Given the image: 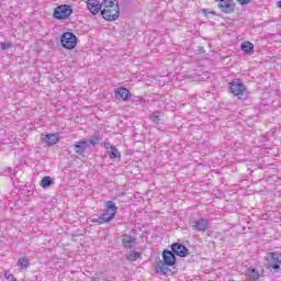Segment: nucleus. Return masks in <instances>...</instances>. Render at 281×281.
Segmentation results:
<instances>
[{
	"instance_id": "obj_30",
	"label": "nucleus",
	"mask_w": 281,
	"mask_h": 281,
	"mask_svg": "<svg viewBox=\"0 0 281 281\" xmlns=\"http://www.w3.org/2000/svg\"><path fill=\"white\" fill-rule=\"evenodd\" d=\"M240 5H247L249 3V0H237Z\"/></svg>"
},
{
	"instance_id": "obj_7",
	"label": "nucleus",
	"mask_w": 281,
	"mask_h": 281,
	"mask_svg": "<svg viewBox=\"0 0 281 281\" xmlns=\"http://www.w3.org/2000/svg\"><path fill=\"white\" fill-rule=\"evenodd\" d=\"M101 15L105 21H117L120 19V5L101 10Z\"/></svg>"
},
{
	"instance_id": "obj_32",
	"label": "nucleus",
	"mask_w": 281,
	"mask_h": 281,
	"mask_svg": "<svg viewBox=\"0 0 281 281\" xmlns=\"http://www.w3.org/2000/svg\"><path fill=\"white\" fill-rule=\"evenodd\" d=\"M136 102H142V97H136Z\"/></svg>"
},
{
	"instance_id": "obj_33",
	"label": "nucleus",
	"mask_w": 281,
	"mask_h": 281,
	"mask_svg": "<svg viewBox=\"0 0 281 281\" xmlns=\"http://www.w3.org/2000/svg\"><path fill=\"white\" fill-rule=\"evenodd\" d=\"M210 14H213V16H216V11H210Z\"/></svg>"
},
{
	"instance_id": "obj_10",
	"label": "nucleus",
	"mask_w": 281,
	"mask_h": 281,
	"mask_svg": "<svg viewBox=\"0 0 281 281\" xmlns=\"http://www.w3.org/2000/svg\"><path fill=\"white\" fill-rule=\"evenodd\" d=\"M171 251L176 255L179 256V258H187V256L190 254V250L186 245L179 244V243H173L171 245Z\"/></svg>"
},
{
	"instance_id": "obj_27",
	"label": "nucleus",
	"mask_w": 281,
	"mask_h": 281,
	"mask_svg": "<svg viewBox=\"0 0 281 281\" xmlns=\"http://www.w3.org/2000/svg\"><path fill=\"white\" fill-rule=\"evenodd\" d=\"M263 139L269 142V139H273L276 137V132L273 130H270L268 133H266L263 136Z\"/></svg>"
},
{
	"instance_id": "obj_5",
	"label": "nucleus",
	"mask_w": 281,
	"mask_h": 281,
	"mask_svg": "<svg viewBox=\"0 0 281 281\" xmlns=\"http://www.w3.org/2000/svg\"><path fill=\"white\" fill-rule=\"evenodd\" d=\"M217 3L218 10L224 14H234L236 11V2L234 0H214Z\"/></svg>"
},
{
	"instance_id": "obj_6",
	"label": "nucleus",
	"mask_w": 281,
	"mask_h": 281,
	"mask_svg": "<svg viewBox=\"0 0 281 281\" xmlns=\"http://www.w3.org/2000/svg\"><path fill=\"white\" fill-rule=\"evenodd\" d=\"M116 214H117V205H115V202L106 201L103 206V213L101 215L108 218V222L111 223V221L115 218Z\"/></svg>"
},
{
	"instance_id": "obj_8",
	"label": "nucleus",
	"mask_w": 281,
	"mask_h": 281,
	"mask_svg": "<svg viewBox=\"0 0 281 281\" xmlns=\"http://www.w3.org/2000/svg\"><path fill=\"white\" fill-rule=\"evenodd\" d=\"M210 218L200 217L191 223V227L193 232H206V229H210Z\"/></svg>"
},
{
	"instance_id": "obj_1",
	"label": "nucleus",
	"mask_w": 281,
	"mask_h": 281,
	"mask_svg": "<svg viewBox=\"0 0 281 281\" xmlns=\"http://www.w3.org/2000/svg\"><path fill=\"white\" fill-rule=\"evenodd\" d=\"M266 269L271 273H281V254L269 252L266 256Z\"/></svg>"
},
{
	"instance_id": "obj_31",
	"label": "nucleus",
	"mask_w": 281,
	"mask_h": 281,
	"mask_svg": "<svg viewBox=\"0 0 281 281\" xmlns=\"http://www.w3.org/2000/svg\"><path fill=\"white\" fill-rule=\"evenodd\" d=\"M202 13L204 14V16H209V14H210V10H207V9H203V10H202Z\"/></svg>"
},
{
	"instance_id": "obj_12",
	"label": "nucleus",
	"mask_w": 281,
	"mask_h": 281,
	"mask_svg": "<svg viewBox=\"0 0 281 281\" xmlns=\"http://www.w3.org/2000/svg\"><path fill=\"white\" fill-rule=\"evenodd\" d=\"M162 263L168 265V267H175L177 265V256L172 250L165 249L162 251Z\"/></svg>"
},
{
	"instance_id": "obj_14",
	"label": "nucleus",
	"mask_w": 281,
	"mask_h": 281,
	"mask_svg": "<svg viewBox=\"0 0 281 281\" xmlns=\"http://www.w3.org/2000/svg\"><path fill=\"white\" fill-rule=\"evenodd\" d=\"M72 148L77 155H83L87 153V148H89V142L87 139L76 142Z\"/></svg>"
},
{
	"instance_id": "obj_23",
	"label": "nucleus",
	"mask_w": 281,
	"mask_h": 281,
	"mask_svg": "<svg viewBox=\"0 0 281 281\" xmlns=\"http://www.w3.org/2000/svg\"><path fill=\"white\" fill-rule=\"evenodd\" d=\"M90 223H97V225H104V223H109V218L103 216L102 214L98 217H93L90 220Z\"/></svg>"
},
{
	"instance_id": "obj_28",
	"label": "nucleus",
	"mask_w": 281,
	"mask_h": 281,
	"mask_svg": "<svg viewBox=\"0 0 281 281\" xmlns=\"http://www.w3.org/2000/svg\"><path fill=\"white\" fill-rule=\"evenodd\" d=\"M10 48H12V44L10 42H0V49H2V52Z\"/></svg>"
},
{
	"instance_id": "obj_29",
	"label": "nucleus",
	"mask_w": 281,
	"mask_h": 281,
	"mask_svg": "<svg viewBox=\"0 0 281 281\" xmlns=\"http://www.w3.org/2000/svg\"><path fill=\"white\" fill-rule=\"evenodd\" d=\"M4 278L9 281H16V278H14V274H11V272L8 270L4 271Z\"/></svg>"
},
{
	"instance_id": "obj_3",
	"label": "nucleus",
	"mask_w": 281,
	"mask_h": 281,
	"mask_svg": "<svg viewBox=\"0 0 281 281\" xmlns=\"http://www.w3.org/2000/svg\"><path fill=\"white\" fill-rule=\"evenodd\" d=\"M70 14H74V7L69 4H60L53 12V16L57 21H65V19H69Z\"/></svg>"
},
{
	"instance_id": "obj_19",
	"label": "nucleus",
	"mask_w": 281,
	"mask_h": 281,
	"mask_svg": "<svg viewBox=\"0 0 281 281\" xmlns=\"http://www.w3.org/2000/svg\"><path fill=\"white\" fill-rule=\"evenodd\" d=\"M40 186L44 189L52 188L54 186V179L49 176L42 178Z\"/></svg>"
},
{
	"instance_id": "obj_22",
	"label": "nucleus",
	"mask_w": 281,
	"mask_h": 281,
	"mask_svg": "<svg viewBox=\"0 0 281 281\" xmlns=\"http://www.w3.org/2000/svg\"><path fill=\"white\" fill-rule=\"evenodd\" d=\"M120 2L117 0H103V2L101 3V8H103V10H106L109 8H113V5H120Z\"/></svg>"
},
{
	"instance_id": "obj_20",
	"label": "nucleus",
	"mask_w": 281,
	"mask_h": 281,
	"mask_svg": "<svg viewBox=\"0 0 281 281\" xmlns=\"http://www.w3.org/2000/svg\"><path fill=\"white\" fill-rule=\"evenodd\" d=\"M101 139H102V138L100 137V133L95 132L94 135H92V136L90 137V139L87 140V142H88V147H90L91 145H92V146H98V144H100V140H101Z\"/></svg>"
},
{
	"instance_id": "obj_15",
	"label": "nucleus",
	"mask_w": 281,
	"mask_h": 281,
	"mask_svg": "<svg viewBox=\"0 0 281 281\" xmlns=\"http://www.w3.org/2000/svg\"><path fill=\"white\" fill-rule=\"evenodd\" d=\"M87 8L94 16L98 12H102V4H100V1L98 0H88Z\"/></svg>"
},
{
	"instance_id": "obj_24",
	"label": "nucleus",
	"mask_w": 281,
	"mask_h": 281,
	"mask_svg": "<svg viewBox=\"0 0 281 281\" xmlns=\"http://www.w3.org/2000/svg\"><path fill=\"white\" fill-rule=\"evenodd\" d=\"M18 267L21 269H27V267H30V259H27V257H20L18 260Z\"/></svg>"
},
{
	"instance_id": "obj_21",
	"label": "nucleus",
	"mask_w": 281,
	"mask_h": 281,
	"mask_svg": "<svg viewBox=\"0 0 281 281\" xmlns=\"http://www.w3.org/2000/svg\"><path fill=\"white\" fill-rule=\"evenodd\" d=\"M241 52L244 54H251V52H254V43H251V42H243L241 43Z\"/></svg>"
},
{
	"instance_id": "obj_11",
	"label": "nucleus",
	"mask_w": 281,
	"mask_h": 281,
	"mask_svg": "<svg viewBox=\"0 0 281 281\" xmlns=\"http://www.w3.org/2000/svg\"><path fill=\"white\" fill-rule=\"evenodd\" d=\"M245 277L249 281H259L262 278V272H260L259 268L250 266L248 269L245 270Z\"/></svg>"
},
{
	"instance_id": "obj_16",
	"label": "nucleus",
	"mask_w": 281,
	"mask_h": 281,
	"mask_svg": "<svg viewBox=\"0 0 281 281\" xmlns=\"http://www.w3.org/2000/svg\"><path fill=\"white\" fill-rule=\"evenodd\" d=\"M114 95L116 100H123L126 102V100H128V95H131V91L124 87H121L114 91Z\"/></svg>"
},
{
	"instance_id": "obj_13",
	"label": "nucleus",
	"mask_w": 281,
	"mask_h": 281,
	"mask_svg": "<svg viewBox=\"0 0 281 281\" xmlns=\"http://www.w3.org/2000/svg\"><path fill=\"white\" fill-rule=\"evenodd\" d=\"M124 249H135L137 239L133 235L124 234L122 238Z\"/></svg>"
},
{
	"instance_id": "obj_4",
	"label": "nucleus",
	"mask_w": 281,
	"mask_h": 281,
	"mask_svg": "<svg viewBox=\"0 0 281 281\" xmlns=\"http://www.w3.org/2000/svg\"><path fill=\"white\" fill-rule=\"evenodd\" d=\"M61 47L65 49H76L78 37L72 32H65L60 36Z\"/></svg>"
},
{
	"instance_id": "obj_2",
	"label": "nucleus",
	"mask_w": 281,
	"mask_h": 281,
	"mask_svg": "<svg viewBox=\"0 0 281 281\" xmlns=\"http://www.w3.org/2000/svg\"><path fill=\"white\" fill-rule=\"evenodd\" d=\"M229 92L236 95L239 100H247L249 98V91L245 87V83L240 81H233L229 83Z\"/></svg>"
},
{
	"instance_id": "obj_9",
	"label": "nucleus",
	"mask_w": 281,
	"mask_h": 281,
	"mask_svg": "<svg viewBox=\"0 0 281 281\" xmlns=\"http://www.w3.org/2000/svg\"><path fill=\"white\" fill-rule=\"evenodd\" d=\"M42 144H46V146L52 147L56 146L58 142H60V134L59 133H50V134H42L41 138Z\"/></svg>"
},
{
	"instance_id": "obj_18",
	"label": "nucleus",
	"mask_w": 281,
	"mask_h": 281,
	"mask_svg": "<svg viewBox=\"0 0 281 281\" xmlns=\"http://www.w3.org/2000/svg\"><path fill=\"white\" fill-rule=\"evenodd\" d=\"M108 155H109L110 159H120V157H122V154L120 153L117 147H115L113 145L108 150Z\"/></svg>"
},
{
	"instance_id": "obj_26",
	"label": "nucleus",
	"mask_w": 281,
	"mask_h": 281,
	"mask_svg": "<svg viewBox=\"0 0 281 281\" xmlns=\"http://www.w3.org/2000/svg\"><path fill=\"white\" fill-rule=\"evenodd\" d=\"M139 258H142V252L137 251H132L130 256H127V260H132L133 262H135V260H139Z\"/></svg>"
},
{
	"instance_id": "obj_17",
	"label": "nucleus",
	"mask_w": 281,
	"mask_h": 281,
	"mask_svg": "<svg viewBox=\"0 0 281 281\" xmlns=\"http://www.w3.org/2000/svg\"><path fill=\"white\" fill-rule=\"evenodd\" d=\"M169 266L166 263H162L161 261H159L156 265V272H158L160 276H168V273H171L172 270H170V268H168Z\"/></svg>"
},
{
	"instance_id": "obj_25",
	"label": "nucleus",
	"mask_w": 281,
	"mask_h": 281,
	"mask_svg": "<svg viewBox=\"0 0 281 281\" xmlns=\"http://www.w3.org/2000/svg\"><path fill=\"white\" fill-rule=\"evenodd\" d=\"M151 120H153L154 124H159V122H161V112L155 111L151 114Z\"/></svg>"
}]
</instances>
